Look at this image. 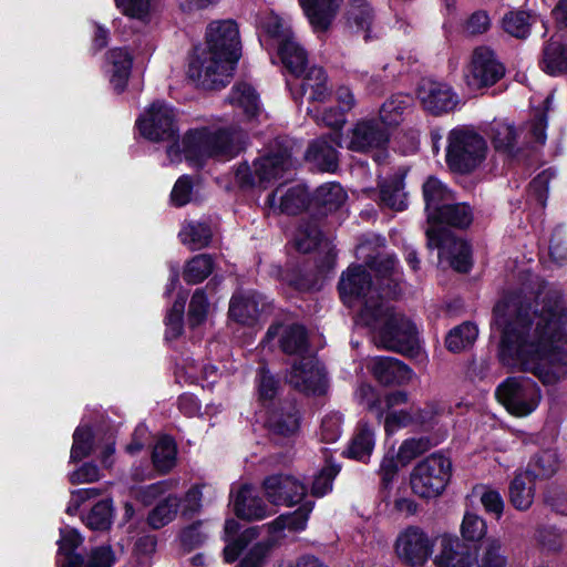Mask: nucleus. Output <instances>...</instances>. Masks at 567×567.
<instances>
[{"label": "nucleus", "mask_w": 567, "mask_h": 567, "mask_svg": "<svg viewBox=\"0 0 567 567\" xmlns=\"http://www.w3.org/2000/svg\"><path fill=\"white\" fill-rule=\"evenodd\" d=\"M416 94L423 109L433 115L452 112L460 102L458 95L450 85L431 79L420 82Z\"/></svg>", "instance_id": "2eb2a0df"}, {"label": "nucleus", "mask_w": 567, "mask_h": 567, "mask_svg": "<svg viewBox=\"0 0 567 567\" xmlns=\"http://www.w3.org/2000/svg\"><path fill=\"white\" fill-rule=\"evenodd\" d=\"M259 28L267 37L268 45L276 47L282 64L297 76L305 72L307 53L297 42L289 22L274 12L259 18Z\"/></svg>", "instance_id": "39448f33"}, {"label": "nucleus", "mask_w": 567, "mask_h": 567, "mask_svg": "<svg viewBox=\"0 0 567 567\" xmlns=\"http://www.w3.org/2000/svg\"><path fill=\"white\" fill-rule=\"evenodd\" d=\"M307 157L322 171H333L338 164V154L327 138L315 141L307 151Z\"/></svg>", "instance_id": "e433bc0d"}, {"label": "nucleus", "mask_w": 567, "mask_h": 567, "mask_svg": "<svg viewBox=\"0 0 567 567\" xmlns=\"http://www.w3.org/2000/svg\"><path fill=\"white\" fill-rule=\"evenodd\" d=\"M429 420L419 410L410 408V410H393L386 413L384 419V429L388 433H392L400 427L408 426L413 422L424 423Z\"/></svg>", "instance_id": "8fccbe9b"}, {"label": "nucleus", "mask_w": 567, "mask_h": 567, "mask_svg": "<svg viewBox=\"0 0 567 567\" xmlns=\"http://www.w3.org/2000/svg\"><path fill=\"white\" fill-rule=\"evenodd\" d=\"M179 238L183 244L196 250L206 247L212 239V229L205 223L189 221L185 224L179 231Z\"/></svg>", "instance_id": "79ce46f5"}, {"label": "nucleus", "mask_w": 567, "mask_h": 567, "mask_svg": "<svg viewBox=\"0 0 567 567\" xmlns=\"http://www.w3.org/2000/svg\"><path fill=\"white\" fill-rule=\"evenodd\" d=\"M234 62L240 58V41L237 24L234 21H215L208 25L206 33V45Z\"/></svg>", "instance_id": "f3484780"}, {"label": "nucleus", "mask_w": 567, "mask_h": 567, "mask_svg": "<svg viewBox=\"0 0 567 567\" xmlns=\"http://www.w3.org/2000/svg\"><path fill=\"white\" fill-rule=\"evenodd\" d=\"M308 204V193L301 185L289 188L278 187L268 197V205L280 213L297 214Z\"/></svg>", "instance_id": "b1692460"}, {"label": "nucleus", "mask_w": 567, "mask_h": 567, "mask_svg": "<svg viewBox=\"0 0 567 567\" xmlns=\"http://www.w3.org/2000/svg\"><path fill=\"white\" fill-rule=\"evenodd\" d=\"M153 463L159 472H168L175 465L176 445L168 436L161 437L153 450Z\"/></svg>", "instance_id": "09e8293b"}, {"label": "nucleus", "mask_w": 567, "mask_h": 567, "mask_svg": "<svg viewBox=\"0 0 567 567\" xmlns=\"http://www.w3.org/2000/svg\"><path fill=\"white\" fill-rule=\"evenodd\" d=\"M185 309V298H178L166 316V338L176 339L183 330V315Z\"/></svg>", "instance_id": "680f3d73"}, {"label": "nucleus", "mask_w": 567, "mask_h": 567, "mask_svg": "<svg viewBox=\"0 0 567 567\" xmlns=\"http://www.w3.org/2000/svg\"><path fill=\"white\" fill-rule=\"evenodd\" d=\"M536 17L526 11H509L502 19L503 30L517 39H525L530 32V27L535 23Z\"/></svg>", "instance_id": "58836bf2"}, {"label": "nucleus", "mask_w": 567, "mask_h": 567, "mask_svg": "<svg viewBox=\"0 0 567 567\" xmlns=\"http://www.w3.org/2000/svg\"><path fill=\"white\" fill-rule=\"evenodd\" d=\"M485 520L476 514L466 513L461 525V534L468 542H477L486 534Z\"/></svg>", "instance_id": "4d7b16f0"}, {"label": "nucleus", "mask_w": 567, "mask_h": 567, "mask_svg": "<svg viewBox=\"0 0 567 567\" xmlns=\"http://www.w3.org/2000/svg\"><path fill=\"white\" fill-rule=\"evenodd\" d=\"M307 346L306 330L301 326L288 327L281 337V348L284 352L293 354L301 353Z\"/></svg>", "instance_id": "6e6d98bb"}, {"label": "nucleus", "mask_w": 567, "mask_h": 567, "mask_svg": "<svg viewBox=\"0 0 567 567\" xmlns=\"http://www.w3.org/2000/svg\"><path fill=\"white\" fill-rule=\"evenodd\" d=\"M235 514L244 519H264L271 514L254 487L244 485L234 499Z\"/></svg>", "instance_id": "393cba45"}, {"label": "nucleus", "mask_w": 567, "mask_h": 567, "mask_svg": "<svg viewBox=\"0 0 567 567\" xmlns=\"http://www.w3.org/2000/svg\"><path fill=\"white\" fill-rule=\"evenodd\" d=\"M313 503L306 502L296 512L291 514L280 515L267 525L269 534L272 538H278L285 529L289 532H301L306 528Z\"/></svg>", "instance_id": "7c9ffc66"}, {"label": "nucleus", "mask_w": 567, "mask_h": 567, "mask_svg": "<svg viewBox=\"0 0 567 567\" xmlns=\"http://www.w3.org/2000/svg\"><path fill=\"white\" fill-rule=\"evenodd\" d=\"M478 336L477 327L465 322L454 328L446 337V347L453 352H458L472 346Z\"/></svg>", "instance_id": "de8ad7c7"}, {"label": "nucleus", "mask_w": 567, "mask_h": 567, "mask_svg": "<svg viewBox=\"0 0 567 567\" xmlns=\"http://www.w3.org/2000/svg\"><path fill=\"white\" fill-rule=\"evenodd\" d=\"M558 467L557 455L554 451H543L535 455L526 473H532L534 480L551 476Z\"/></svg>", "instance_id": "603ef678"}, {"label": "nucleus", "mask_w": 567, "mask_h": 567, "mask_svg": "<svg viewBox=\"0 0 567 567\" xmlns=\"http://www.w3.org/2000/svg\"><path fill=\"white\" fill-rule=\"evenodd\" d=\"M137 127L150 141L174 140L178 132L176 113L167 103L156 101L137 120Z\"/></svg>", "instance_id": "ddd939ff"}, {"label": "nucleus", "mask_w": 567, "mask_h": 567, "mask_svg": "<svg viewBox=\"0 0 567 567\" xmlns=\"http://www.w3.org/2000/svg\"><path fill=\"white\" fill-rule=\"evenodd\" d=\"M318 206L334 210L347 200V193L338 183H327L317 188L313 197Z\"/></svg>", "instance_id": "a18cd8bd"}, {"label": "nucleus", "mask_w": 567, "mask_h": 567, "mask_svg": "<svg viewBox=\"0 0 567 567\" xmlns=\"http://www.w3.org/2000/svg\"><path fill=\"white\" fill-rule=\"evenodd\" d=\"M83 538L79 532L71 527H64L60 530L59 544V564L61 567H82L83 558L74 554V550L82 544Z\"/></svg>", "instance_id": "473e14b6"}, {"label": "nucleus", "mask_w": 567, "mask_h": 567, "mask_svg": "<svg viewBox=\"0 0 567 567\" xmlns=\"http://www.w3.org/2000/svg\"><path fill=\"white\" fill-rule=\"evenodd\" d=\"M116 6L122 12L132 18L141 21H146L151 11L150 0H115Z\"/></svg>", "instance_id": "69168bd1"}, {"label": "nucleus", "mask_w": 567, "mask_h": 567, "mask_svg": "<svg viewBox=\"0 0 567 567\" xmlns=\"http://www.w3.org/2000/svg\"><path fill=\"white\" fill-rule=\"evenodd\" d=\"M355 398L359 404L375 413L378 417L384 414L383 402L371 385L361 384L355 391Z\"/></svg>", "instance_id": "e2e57ef3"}, {"label": "nucleus", "mask_w": 567, "mask_h": 567, "mask_svg": "<svg viewBox=\"0 0 567 567\" xmlns=\"http://www.w3.org/2000/svg\"><path fill=\"white\" fill-rule=\"evenodd\" d=\"M452 463L440 454H432L420 462L410 476L414 494L423 498L439 496L446 487L451 477Z\"/></svg>", "instance_id": "9d476101"}, {"label": "nucleus", "mask_w": 567, "mask_h": 567, "mask_svg": "<svg viewBox=\"0 0 567 567\" xmlns=\"http://www.w3.org/2000/svg\"><path fill=\"white\" fill-rule=\"evenodd\" d=\"M395 265L396 260L391 256H380L370 261L378 286L373 285L363 266L351 265L341 274L339 293L344 305L360 309L358 323H374V312L383 305V298L396 295L400 275Z\"/></svg>", "instance_id": "f03ea898"}, {"label": "nucleus", "mask_w": 567, "mask_h": 567, "mask_svg": "<svg viewBox=\"0 0 567 567\" xmlns=\"http://www.w3.org/2000/svg\"><path fill=\"white\" fill-rule=\"evenodd\" d=\"M546 118L540 115L528 123L523 130L517 128L513 123L498 120L494 121L489 127V138L497 152L512 153L520 136L526 132L525 138L529 142L544 143L546 138Z\"/></svg>", "instance_id": "f8f14e48"}, {"label": "nucleus", "mask_w": 567, "mask_h": 567, "mask_svg": "<svg viewBox=\"0 0 567 567\" xmlns=\"http://www.w3.org/2000/svg\"><path fill=\"white\" fill-rule=\"evenodd\" d=\"M374 449V432L363 424L352 437L347 451L351 458L367 462Z\"/></svg>", "instance_id": "4c0bfd02"}, {"label": "nucleus", "mask_w": 567, "mask_h": 567, "mask_svg": "<svg viewBox=\"0 0 567 567\" xmlns=\"http://www.w3.org/2000/svg\"><path fill=\"white\" fill-rule=\"evenodd\" d=\"M498 401L515 416H527L534 412L542 393L538 385L527 378H508L496 390Z\"/></svg>", "instance_id": "9b49d317"}, {"label": "nucleus", "mask_w": 567, "mask_h": 567, "mask_svg": "<svg viewBox=\"0 0 567 567\" xmlns=\"http://www.w3.org/2000/svg\"><path fill=\"white\" fill-rule=\"evenodd\" d=\"M368 369L383 384H402L412 380L413 372L401 361L390 357H377L370 360Z\"/></svg>", "instance_id": "412c9836"}, {"label": "nucleus", "mask_w": 567, "mask_h": 567, "mask_svg": "<svg viewBox=\"0 0 567 567\" xmlns=\"http://www.w3.org/2000/svg\"><path fill=\"white\" fill-rule=\"evenodd\" d=\"M434 543L421 528L410 526L403 529L395 540V554L411 567H422L433 554Z\"/></svg>", "instance_id": "4468645a"}, {"label": "nucleus", "mask_w": 567, "mask_h": 567, "mask_svg": "<svg viewBox=\"0 0 567 567\" xmlns=\"http://www.w3.org/2000/svg\"><path fill=\"white\" fill-rule=\"evenodd\" d=\"M259 305V296L255 292L236 293L230 300L229 317L240 324L254 326L262 311Z\"/></svg>", "instance_id": "a878e982"}, {"label": "nucleus", "mask_w": 567, "mask_h": 567, "mask_svg": "<svg viewBox=\"0 0 567 567\" xmlns=\"http://www.w3.org/2000/svg\"><path fill=\"white\" fill-rule=\"evenodd\" d=\"M423 197L429 226L437 220L444 204L454 202L452 192L433 176H430L423 184Z\"/></svg>", "instance_id": "5701e85b"}, {"label": "nucleus", "mask_w": 567, "mask_h": 567, "mask_svg": "<svg viewBox=\"0 0 567 567\" xmlns=\"http://www.w3.org/2000/svg\"><path fill=\"white\" fill-rule=\"evenodd\" d=\"M293 168L290 154L284 152L266 156L254 162L252 167L240 164L235 178L241 187H267L272 181L289 178Z\"/></svg>", "instance_id": "1a4fd4ad"}, {"label": "nucleus", "mask_w": 567, "mask_h": 567, "mask_svg": "<svg viewBox=\"0 0 567 567\" xmlns=\"http://www.w3.org/2000/svg\"><path fill=\"white\" fill-rule=\"evenodd\" d=\"M107 59L111 84L116 91L122 92L131 73L132 56L124 49H113L109 52Z\"/></svg>", "instance_id": "72a5a7b5"}, {"label": "nucleus", "mask_w": 567, "mask_h": 567, "mask_svg": "<svg viewBox=\"0 0 567 567\" xmlns=\"http://www.w3.org/2000/svg\"><path fill=\"white\" fill-rule=\"evenodd\" d=\"M404 174L398 173L390 179L380 184L381 204L394 209L403 210L406 208V194L404 192Z\"/></svg>", "instance_id": "f704fd0d"}, {"label": "nucleus", "mask_w": 567, "mask_h": 567, "mask_svg": "<svg viewBox=\"0 0 567 567\" xmlns=\"http://www.w3.org/2000/svg\"><path fill=\"white\" fill-rule=\"evenodd\" d=\"M92 451V432L89 427L79 426L73 434L71 460L80 461Z\"/></svg>", "instance_id": "bf43d9fd"}, {"label": "nucleus", "mask_w": 567, "mask_h": 567, "mask_svg": "<svg viewBox=\"0 0 567 567\" xmlns=\"http://www.w3.org/2000/svg\"><path fill=\"white\" fill-rule=\"evenodd\" d=\"M488 146L485 138L470 127L461 126L447 135L446 163L458 173H471L486 158Z\"/></svg>", "instance_id": "0eeeda50"}, {"label": "nucleus", "mask_w": 567, "mask_h": 567, "mask_svg": "<svg viewBox=\"0 0 567 567\" xmlns=\"http://www.w3.org/2000/svg\"><path fill=\"white\" fill-rule=\"evenodd\" d=\"M301 95L310 102H323L330 95L326 72L318 66H312L301 74Z\"/></svg>", "instance_id": "c85d7f7f"}, {"label": "nucleus", "mask_w": 567, "mask_h": 567, "mask_svg": "<svg viewBox=\"0 0 567 567\" xmlns=\"http://www.w3.org/2000/svg\"><path fill=\"white\" fill-rule=\"evenodd\" d=\"M235 65L236 62L215 51L198 48L190 58L187 75L197 86L219 89L229 82Z\"/></svg>", "instance_id": "6e6552de"}, {"label": "nucleus", "mask_w": 567, "mask_h": 567, "mask_svg": "<svg viewBox=\"0 0 567 567\" xmlns=\"http://www.w3.org/2000/svg\"><path fill=\"white\" fill-rule=\"evenodd\" d=\"M472 220L473 213L470 206L450 202L443 205L437 220L426 229L427 247L437 248L440 262H446L458 272H467L472 266L470 246L442 228V225L463 228L467 227Z\"/></svg>", "instance_id": "7ed1b4c3"}, {"label": "nucleus", "mask_w": 567, "mask_h": 567, "mask_svg": "<svg viewBox=\"0 0 567 567\" xmlns=\"http://www.w3.org/2000/svg\"><path fill=\"white\" fill-rule=\"evenodd\" d=\"M504 75L503 65L495 59L491 49L480 47L473 52L465 75L468 86L481 89L495 84Z\"/></svg>", "instance_id": "dca6fc26"}, {"label": "nucleus", "mask_w": 567, "mask_h": 567, "mask_svg": "<svg viewBox=\"0 0 567 567\" xmlns=\"http://www.w3.org/2000/svg\"><path fill=\"white\" fill-rule=\"evenodd\" d=\"M476 567H507V557L499 539L491 537L484 542Z\"/></svg>", "instance_id": "c03bdc74"}, {"label": "nucleus", "mask_w": 567, "mask_h": 567, "mask_svg": "<svg viewBox=\"0 0 567 567\" xmlns=\"http://www.w3.org/2000/svg\"><path fill=\"white\" fill-rule=\"evenodd\" d=\"M544 502L554 512L567 515V489L559 486H549L545 492Z\"/></svg>", "instance_id": "774afa93"}, {"label": "nucleus", "mask_w": 567, "mask_h": 567, "mask_svg": "<svg viewBox=\"0 0 567 567\" xmlns=\"http://www.w3.org/2000/svg\"><path fill=\"white\" fill-rule=\"evenodd\" d=\"M209 303L203 289H197L189 302L188 322L192 327L202 324L207 317Z\"/></svg>", "instance_id": "13d9d810"}, {"label": "nucleus", "mask_w": 567, "mask_h": 567, "mask_svg": "<svg viewBox=\"0 0 567 567\" xmlns=\"http://www.w3.org/2000/svg\"><path fill=\"white\" fill-rule=\"evenodd\" d=\"M272 545V540H262L255 544L247 551L238 567H264Z\"/></svg>", "instance_id": "052dcab7"}, {"label": "nucleus", "mask_w": 567, "mask_h": 567, "mask_svg": "<svg viewBox=\"0 0 567 567\" xmlns=\"http://www.w3.org/2000/svg\"><path fill=\"white\" fill-rule=\"evenodd\" d=\"M213 270V259L208 255H197L184 268V280L187 284H198L205 280Z\"/></svg>", "instance_id": "3c124183"}, {"label": "nucleus", "mask_w": 567, "mask_h": 567, "mask_svg": "<svg viewBox=\"0 0 567 567\" xmlns=\"http://www.w3.org/2000/svg\"><path fill=\"white\" fill-rule=\"evenodd\" d=\"M429 447V442L423 439H409L405 440L399 451H398V461L405 465L413 458H415L417 455L425 452Z\"/></svg>", "instance_id": "338daca9"}, {"label": "nucleus", "mask_w": 567, "mask_h": 567, "mask_svg": "<svg viewBox=\"0 0 567 567\" xmlns=\"http://www.w3.org/2000/svg\"><path fill=\"white\" fill-rule=\"evenodd\" d=\"M436 567H471V555L466 547L457 539L444 537L441 550L434 559Z\"/></svg>", "instance_id": "cd10ccee"}, {"label": "nucleus", "mask_w": 567, "mask_h": 567, "mask_svg": "<svg viewBox=\"0 0 567 567\" xmlns=\"http://www.w3.org/2000/svg\"><path fill=\"white\" fill-rule=\"evenodd\" d=\"M389 142V133L373 120L358 121L349 133L347 147L353 152H369L383 148Z\"/></svg>", "instance_id": "6ab92c4d"}, {"label": "nucleus", "mask_w": 567, "mask_h": 567, "mask_svg": "<svg viewBox=\"0 0 567 567\" xmlns=\"http://www.w3.org/2000/svg\"><path fill=\"white\" fill-rule=\"evenodd\" d=\"M493 327L501 332L497 357L509 369L529 372L545 384L567 377V310L559 301L533 309L517 298L494 307Z\"/></svg>", "instance_id": "f257e3e1"}, {"label": "nucleus", "mask_w": 567, "mask_h": 567, "mask_svg": "<svg viewBox=\"0 0 567 567\" xmlns=\"http://www.w3.org/2000/svg\"><path fill=\"white\" fill-rule=\"evenodd\" d=\"M342 0H299L306 17L316 30H327Z\"/></svg>", "instance_id": "bb28decb"}, {"label": "nucleus", "mask_w": 567, "mask_h": 567, "mask_svg": "<svg viewBox=\"0 0 567 567\" xmlns=\"http://www.w3.org/2000/svg\"><path fill=\"white\" fill-rule=\"evenodd\" d=\"M540 66L550 75L567 72V44H564L557 37H551L543 49Z\"/></svg>", "instance_id": "2f4dec72"}, {"label": "nucleus", "mask_w": 567, "mask_h": 567, "mask_svg": "<svg viewBox=\"0 0 567 567\" xmlns=\"http://www.w3.org/2000/svg\"><path fill=\"white\" fill-rule=\"evenodd\" d=\"M412 105L409 95L396 94L389 97L380 109V120L385 126H396L402 120L405 111Z\"/></svg>", "instance_id": "c9c22d12"}, {"label": "nucleus", "mask_w": 567, "mask_h": 567, "mask_svg": "<svg viewBox=\"0 0 567 567\" xmlns=\"http://www.w3.org/2000/svg\"><path fill=\"white\" fill-rule=\"evenodd\" d=\"M340 468L338 465L328 464L315 477L311 492L315 496H323L332 489V482Z\"/></svg>", "instance_id": "0e129e2a"}, {"label": "nucleus", "mask_w": 567, "mask_h": 567, "mask_svg": "<svg viewBox=\"0 0 567 567\" xmlns=\"http://www.w3.org/2000/svg\"><path fill=\"white\" fill-rule=\"evenodd\" d=\"M287 379L292 386L306 393L320 394L324 391L326 373L312 357L302 358L299 364H295Z\"/></svg>", "instance_id": "a211bd4d"}, {"label": "nucleus", "mask_w": 567, "mask_h": 567, "mask_svg": "<svg viewBox=\"0 0 567 567\" xmlns=\"http://www.w3.org/2000/svg\"><path fill=\"white\" fill-rule=\"evenodd\" d=\"M114 507L111 499L97 502L85 516V524L94 530H106L111 527Z\"/></svg>", "instance_id": "49530a36"}, {"label": "nucleus", "mask_w": 567, "mask_h": 567, "mask_svg": "<svg viewBox=\"0 0 567 567\" xmlns=\"http://www.w3.org/2000/svg\"><path fill=\"white\" fill-rule=\"evenodd\" d=\"M375 322L368 327L375 341L390 350L410 352L416 346V330L403 315L394 312L384 303L374 312Z\"/></svg>", "instance_id": "423d86ee"}, {"label": "nucleus", "mask_w": 567, "mask_h": 567, "mask_svg": "<svg viewBox=\"0 0 567 567\" xmlns=\"http://www.w3.org/2000/svg\"><path fill=\"white\" fill-rule=\"evenodd\" d=\"M239 528L240 524L234 518H229L225 522L224 540L226 542V546L224 548V558L228 564L235 561L241 550L259 535L258 527H249L236 537Z\"/></svg>", "instance_id": "4be33fe9"}, {"label": "nucleus", "mask_w": 567, "mask_h": 567, "mask_svg": "<svg viewBox=\"0 0 567 567\" xmlns=\"http://www.w3.org/2000/svg\"><path fill=\"white\" fill-rule=\"evenodd\" d=\"M272 433L281 436H291L299 430V413L292 405L286 410L275 412L269 419Z\"/></svg>", "instance_id": "a19ab883"}, {"label": "nucleus", "mask_w": 567, "mask_h": 567, "mask_svg": "<svg viewBox=\"0 0 567 567\" xmlns=\"http://www.w3.org/2000/svg\"><path fill=\"white\" fill-rule=\"evenodd\" d=\"M268 499L278 505L291 506L299 503L306 495V486L289 475H272L264 482Z\"/></svg>", "instance_id": "aec40b11"}, {"label": "nucleus", "mask_w": 567, "mask_h": 567, "mask_svg": "<svg viewBox=\"0 0 567 567\" xmlns=\"http://www.w3.org/2000/svg\"><path fill=\"white\" fill-rule=\"evenodd\" d=\"M373 20V12L365 0H353L352 8L349 12V21L358 30L365 32L364 39H370V27Z\"/></svg>", "instance_id": "864d4df0"}, {"label": "nucleus", "mask_w": 567, "mask_h": 567, "mask_svg": "<svg viewBox=\"0 0 567 567\" xmlns=\"http://www.w3.org/2000/svg\"><path fill=\"white\" fill-rule=\"evenodd\" d=\"M535 497V480L532 473L518 472L509 484V501L522 512L530 508Z\"/></svg>", "instance_id": "c756f323"}, {"label": "nucleus", "mask_w": 567, "mask_h": 567, "mask_svg": "<svg viewBox=\"0 0 567 567\" xmlns=\"http://www.w3.org/2000/svg\"><path fill=\"white\" fill-rule=\"evenodd\" d=\"M229 101L234 106L241 109L249 118L255 117L260 111L258 95L246 83L238 84L231 90Z\"/></svg>", "instance_id": "ea45409f"}, {"label": "nucleus", "mask_w": 567, "mask_h": 567, "mask_svg": "<svg viewBox=\"0 0 567 567\" xmlns=\"http://www.w3.org/2000/svg\"><path fill=\"white\" fill-rule=\"evenodd\" d=\"M181 501L177 496L169 495L161 503H158L148 514L147 523L154 528L158 529L171 523L177 515Z\"/></svg>", "instance_id": "37998d69"}, {"label": "nucleus", "mask_w": 567, "mask_h": 567, "mask_svg": "<svg viewBox=\"0 0 567 567\" xmlns=\"http://www.w3.org/2000/svg\"><path fill=\"white\" fill-rule=\"evenodd\" d=\"M321 239V233L316 223L301 225L295 236V246L301 252H309L315 249Z\"/></svg>", "instance_id": "5fc2aeb1"}, {"label": "nucleus", "mask_w": 567, "mask_h": 567, "mask_svg": "<svg viewBox=\"0 0 567 567\" xmlns=\"http://www.w3.org/2000/svg\"><path fill=\"white\" fill-rule=\"evenodd\" d=\"M243 133L239 131L194 128L184 136L182 150L178 144H173L167 147L166 152L171 163L179 162L183 153L186 161L192 165L199 166L210 157L237 155L243 146Z\"/></svg>", "instance_id": "20e7f679"}]
</instances>
